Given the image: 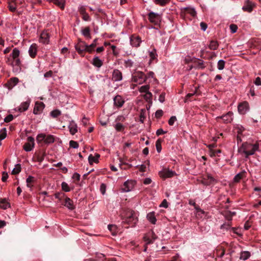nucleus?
Wrapping results in <instances>:
<instances>
[{
	"instance_id": "nucleus-25",
	"label": "nucleus",
	"mask_w": 261,
	"mask_h": 261,
	"mask_svg": "<svg viewBox=\"0 0 261 261\" xmlns=\"http://www.w3.org/2000/svg\"><path fill=\"white\" fill-rule=\"evenodd\" d=\"M92 64L98 68H100L102 65V61L97 56L95 57L92 62Z\"/></svg>"
},
{
	"instance_id": "nucleus-64",
	"label": "nucleus",
	"mask_w": 261,
	"mask_h": 261,
	"mask_svg": "<svg viewBox=\"0 0 261 261\" xmlns=\"http://www.w3.org/2000/svg\"><path fill=\"white\" fill-rule=\"evenodd\" d=\"M151 182V179L150 178H146L143 181L145 185H149Z\"/></svg>"
},
{
	"instance_id": "nucleus-2",
	"label": "nucleus",
	"mask_w": 261,
	"mask_h": 261,
	"mask_svg": "<svg viewBox=\"0 0 261 261\" xmlns=\"http://www.w3.org/2000/svg\"><path fill=\"white\" fill-rule=\"evenodd\" d=\"M55 141V137L54 135L44 133L38 134L36 137V141L40 145L44 143L45 144L48 145L53 143Z\"/></svg>"
},
{
	"instance_id": "nucleus-59",
	"label": "nucleus",
	"mask_w": 261,
	"mask_h": 261,
	"mask_svg": "<svg viewBox=\"0 0 261 261\" xmlns=\"http://www.w3.org/2000/svg\"><path fill=\"white\" fill-rule=\"evenodd\" d=\"M159 100L161 102H162V103H163V102H164V101H165V94H164V93H162V94L160 95V96H159Z\"/></svg>"
},
{
	"instance_id": "nucleus-17",
	"label": "nucleus",
	"mask_w": 261,
	"mask_h": 261,
	"mask_svg": "<svg viewBox=\"0 0 261 261\" xmlns=\"http://www.w3.org/2000/svg\"><path fill=\"white\" fill-rule=\"evenodd\" d=\"M37 49L38 45L36 44L33 43L32 45H31V46L29 47L28 52L31 58H34L36 57L37 55Z\"/></svg>"
},
{
	"instance_id": "nucleus-12",
	"label": "nucleus",
	"mask_w": 261,
	"mask_h": 261,
	"mask_svg": "<svg viewBox=\"0 0 261 261\" xmlns=\"http://www.w3.org/2000/svg\"><path fill=\"white\" fill-rule=\"evenodd\" d=\"M161 18V15L159 13L151 12L148 14V19L152 23H158L160 21Z\"/></svg>"
},
{
	"instance_id": "nucleus-47",
	"label": "nucleus",
	"mask_w": 261,
	"mask_h": 261,
	"mask_svg": "<svg viewBox=\"0 0 261 261\" xmlns=\"http://www.w3.org/2000/svg\"><path fill=\"white\" fill-rule=\"evenodd\" d=\"M125 66L126 67H131L133 65V62L129 59L124 61Z\"/></svg>"
},
{
	"instance_id": "nucleus-27",
	"label": "nucleus",
	"mask_w": 261,
	"mask_h": 261,
	"mask_svg": "<svg viewBox=\"0 0 261 261\" xmlns=\"http://www.w3.org/2000/svg\"><path fill=\"white\" fill-rule=\"evenodd\" d=\"M147 218L148 220L152 224H155L156 221V219L155 217L154 212L149 213L147 215Z\"/></svg>"
},
{
	"instance_id": "nucleus-21",
	"label": "nucleus",
	"mask_w": 261,
	"mask_h": 261,
	"mask_svg": "<svg viewBox=\"0 0 261 261\" xmlns=\"http://www.w3.org/2000/svg\"><path fill=\"white\" fill-rule=\"evenodd\" d=\"M216 182V179L211 175L208 174L206 176V178H204L203 184L206 185H210Z\"/></svg>"
},
{
	"instance_id": "nucleus-60",
	"label": "nucleus",
	"mask_w": 261,
	"mask_h": 261,
	"mask_svg": "<svg viewBox=\"0 0 261 261\" xmlns=\"http://www.w3.org/2000/svg\"><path fill=\"white\" fill-rule=\"evenodd\" d=\"M166 133V132L164 131L162 129H159L156 130V135L160 136L162 134H164Z\"/></svg>"
},
{
	"instance_id": "nucleus-5",
	"label": "nucleus",
	"mask_w": 261,
	"mask_h": 261,
	"mask_svg": "<svg viewBox=\"0 0 261 261\" xmlns=\"http://www.w3.org/2000/svg\"><path fill=\"white\" fill-rule=\"evenodd\" d=\"M159 174L162 178H170L175 176L176 172L169 168H164L161 171H159Z\"/></svg>"
},
{
	"instance_id": "nucleus-29",
	"label": "nucleus",
	"mask_w": 261,
	"mask_h": 261,
	"mask_svg": "<svg viewBox=\"0 0 261 261\" xmlns=\"http://www.w3.org/2000/svg\"><path fill=\"white\" fill-rule=\"evenodd\" d=\"M183 9L186 10L187 11V12L193 17H195L196 16L197 13L195 9L194 8L185 7Z\"/></svg>"
},
{
	"instance_id": "nucleus-54",
	"label": "nucleus",
	"mask_w": 261,
	"mask_h": 261,
	"mask_svg": "<svg viewBox=\"0 0 261 261\" xmlns=\"http://www.w3.org/2000/svg\"><path fill=\"white\" fill-rule=\"evenodd\" d=\"M163 114V112L162 110H158L156 111L155 113V116L156 118L161 117Z\"/></svg>"
},
{
	"instance_id": "nucleus-19",
	"label": "nucleus",
	"mask_w": 261,
	"mask_h": 261,
	"mask_svg": "<svg viewBox=\"0 0 261 261\" xmlns=\"http://www.w3.org/2000/svg\"><path fill=\"white\" fill-rule=\"evenodd\" d=\"M30 105V100H28L25 102H22L20 105L17 108L20 112L27 111Z\"/></svg>"
},
{
	"instance_id": "nucleus-38",
	"label": "nucleus",
	"mask_w": 261,
	"mask_h": 261,
	"mask_svg": "<svg viewBox=\"0 0 261 261\" xmlns=\"http://www.w3.org/2000/svg\"><path fill=\"white\" fill-rule=\"evenodd\" d=\"M82 34L85 37H89L90 35V29L89 28H85L82 30Z\"/></svg>"
},
{
	"instance_id": "nucleus-31",
	"label": "nucleus",
	"mask_w": 261,
	"mask_h": 261,
	"mask_svg": "<svg viewBox=\"0 0 261 261\" xmlns=\"http://www.w3.org/2000/svg\"><path fill=\"white\" fill-rule=\"evenodd\" d=\"M7 136V129L6 128H2L0 130V141L4 140Z\"/></svg>"
},
{
	"instance_id": "nucleus-48",
	"label": "nucleus",
	"mask_w": 261,
	"mask_h": 261,
	"mask_svg": "<svg viewBox=\"0 0 261 261\" xmlns=\"http://www.w3.org/2000/svg\"><path fill=\"white\" fill-rule=\"evenodd\" d=\"M229 28L232 33H234L237 31L238 27L236 24H232L230 25Z\"/></svg>"
},
{
	"instance_id": "nucleus-55",
	"label": "nucleus",
	"mask_w": 261,
	"mask_h": 261,
	"mask_svg": "<svg viewBox=\"0 0 261 261\" xmlns=\"http://www.w3.org/2000/svg\"><path fill=\"white\" fill-rule=\"evenodd\" d=\"M136 167H138L139 170L141 172H144L146 169V166L145 165H138L136 166Z\"/></svg>"
},
{
	"instance_id": "nucleus-24",
	"label": "nucleus",
	"mask_w": 261,
	"mask_h": 261,
	"mask_svg": "<svg viewBox=\"0 0 261 261\" xmlns=\"http://www.w3.org/2000/svg\"><path fill=\"white\" fill-rule=\"evenodd\" d=\"M99 157L100 155L98 154H96L94 156L92 154L89 155L88 157V161L90 164L92 165L93 163H98Z\"/></svg>"
},
{
	"instance_id": "nucleus-10",
	"label": "nucleus",
	"mask_w": 261,
	"mask_h": 261,
	"mask_svg": "<svg viewBox=\"0 0 261 261\" xmlns=\"http://www.w3.org/2000/svg\"><path fill=\"white\" fill-rule=\"evenodd\" d=\"M249 104L246 101H244L240 103L238 107V112L242 115L246 114L249 111Z\"/></svg>"
},
{
	"instance_id": "nucleus-23",
	"label": "nucleus",
	"mask_w": 261,
	"mask_h": 261,
	"mask_svg": "<svg viewBox=\"0 0 261 261\" xmlns=\"http://www.w3.org/2000/svg\"><path fill=\"white\" fill-rule=\"evenodd\" d=\"M65 206H66L69 210H73L74 206L72 200L69 197H66L65 199Z\"/></svg>"
},
{
	"instance_id": "nucleus-15",
	"label": "nucleus",
	"mask_w": 261,
	"mask_h": 261,
	"mask_svg": "<svg viewBox=\"0 0 261 261\" xmlns=\"http://www.w3.org/2000/svg\"><path fill=\"white\" fill-rule=\"evenodd\" d=\"M220 118L222 119L224 123H230L233 119V113L231 112H229L224 115L216 118L217 119Z\"/></svg>"
},
{
	"instance_id": "nucleus-6",
	"label": "nucleus",
	"mask_w": 261,
	"mask_h": 261,
	"mask_svg": "<svg viewBox=\"0 0 261 261\" xmlns=\"http://www.w3.org/2000/svg\"><path fill=\"white\" fill-rule=\"evenodd\" d=\"M20 50L17 47L14 48L11 54V56L14 60V63L15 65L19 66L21 64V61L19 58L20 55Z\"/></svg>"
},
{
	"instance_id": "nucleus-62",
	"label": "nucleus",
	"mask_w": 261,
	"mask_h": 261,
	"mask_svg": "<svg viewBox=\"0 0 261 261\" xmlns=\"http://www.w3.org/2000/svg\"><path fill=\"white\" fill-rule=\"evenodd\" d=\"M93 48H92V47H90V45H88V44L87 45V46H86V48L85 49V51H87V52H88V53H92V51L93 50Z\"/></svg>"
},
{
	"instance_id": "nucleus-36",
	"label": "nucleus",
	"mask_w": 261,
	"mask_h": 261,
	"mask_svg": "<svg viewBox=\"0 0 261 261\" xmlns=\"http://www.w3.org/2000/svg\"><path fill=\"white\" fill-rule=\"evenodd\" d=\"M225 62L223 60H220L218 62L217 68L219 70H222L224 69Z\"/></svg>"
},
{
	"instance_id": "nucleus-32",
	"label": "nucleus",
	"mask_w": 261,
	"mask_h": 261,
	"mask_svg": "<svg viewBox=\"0 0 261 261\" xmlns=\"http://www.w3.org/2000/svg\"><path fill=\"white\" fill-rule=\"evenodd\" d=\"M21 171V166L20 164H16L15 168L12 171V174H17Z\"/></svg>"
},
{
	"instance_id": "nucleus-61",
	"label": "nucleus",
	"mask_w": 261,
	"mask_h": 261,
	"mask_svg": "<svg viewBox=\"0 0 261 261\" xmlns=\"http://www.w3.org/2000/svg\"><path fill=\"white\" fill-rule=\"evenodd\" d=\"M200 25L201 30H202L203 31H205L206 30V29H207V25L206 23L202 22L200 23Z\"/></svg>"
},
{
	"instance_id": "nucleus-28",
	"label": "nucleus",
	"mask_w": 261,
	"mask_h": 261,
	"mask_svg": "<svg viewBox=\"0 0 261 261\" xmlns=\"http://www.w3.org/2000/svg\"><path fill=\"white\" fill-rule=\"evenodd\" d=\"M10 206V203L7 201L6 199H3L0 201V207L6 210Z\"/></svg>"
},
{
	"instance_id": "nucleus-44",
	"label": "nucleus",
	"mask_w": 261,
	"mask_h": 261,
	"mask_svg": "<svg viewBox=\"0 0 261 261\" xmlns=\"http://www.w3.org/2000/svg\"><path fill=\"white\" fill-rule=\"evenodd\" d=\"M69 145L70 147H72L73 148H77L79 147V144L77 142L74 141H70L69 142Z\"/></svg>"
},
{
	"instance_id": "nucleus-49",
	"label": "nucleus",
	"mask_w": 261,
	"mask_h": 261,
	"mask_svg": "<svg viewBox=\"0 0 261 261\" xmlns=\"http://www.w3.org/2000/svg\"><path fill=\"white\" fill-rule=\"evenodd\" d=\"M177 120L175 116H173L170 117L168 121V123L170 125H173L174 122Z\"/></svg>"
},
{
	"instance_id": "nucleus-30",
	"label": "nucleus",
	"mask_w": 261,
	"mask_h": 261,
	"mask_svg": "<svg viewBox=\"0 0 261 261\" xmlns=\"http://www.w3.org/2000/svg\"><path fill=\"white\" fill-rule=\"evenodd\" d=\"M252 4L251 2L248 1L247 4L244 6L242 7V9L244 11H247L248 12H251L252 11Z\"/></svg>"
},
{
	"instance_id": "nucleus-11",
	"label": "nucleus",
	"mask_w": 261,
	"mask_h": 261,
	"mask_svg": "<svg viewBox=\"0 0 261 261\" xmlns=\"http://www.w3.org/2000/svg\"><path fill=\"white\" fill-rule=\"evenodd\" d=\"M9 10L12 12H16L18 15L21 13V11H18L17 10V4L16 0H9L8 1Z\"/></svg>"
},
{
	"instance_id": "nucleus-18",
	"label": "nucleus",
	"mask_w": 261,
	"mask_h": 261,
	"mask_svg": "<svg viewBox=\"0 0 261 261\" xmlns=\"http://www.w3.org/2000/svg\"><path fill=\"white\" fill-rule=\"evenodd\" d=\"M130 42L132 46L138 47L141 42V38L138 36H132L130 38Z\"/></svg>"
},
{
	"instance_id": "nucleus-57",
	"label": "nucleus",
	"mask_w": 261,
	"mask_h": 261,
	"mask_svg": "<svg viewBox=\"0 0 261 261\" xmlns=\"http://www.w3.org/2000/svg\"><path fill=\"white\" fill-rule=\"evenodd\" d=\"M254 84L256 86H260L261 85V80L259 77H257L254 81Z\"/></svg>"
},
{
	"instance_id": "nucleus-43",
	"label": "nucleus",
	"mask_w": 261,
	"mask_h": 261,
	"mask_svg": "<svg viewBox=\"0 0 261 261\" xmlns=\"http://www.w3.org/2000/svg\"><path fill=\"white\" fill-rule=\"evenodd\" d=\"M115 128L117 131H122L124 129V125L120 123H117L116 124Z\"/></svg>"
},
{
	"instance_id": "nucleus-7",
	"label": "nucleus",
	"mask_w": 261,
	"mask_h": 261,
	"mask_svg": "<svg viewBox=\"0 0 261 261\" xmlns=\"http://www.w3.org/2000/svg\"><path fill=\"white\" fill-rule=\"evenodd\" d=\"M135 181L132 180H127L126 181L123 186L121 190L123 192H128L131 191L134 188L135 185Z\"/></svg>"
},
{
	"instance_id": "nucleus-42",
	"label": "nucleus",
	"mask_w": 261,
	"mask_h": 261,
	"mask_svg": "<svg viewBox=\"0 0 261 261\" xmlns=\"http://www.w3.org/2000/svg\"><path fill=\"white\" fill-rule=\"evenodd\" d=\"M34 177L32 176H29L27 180H26V182L27 183V186L28 187H29V188H31V183H32V182H33L34 181Z\"/></svg>"
},
{
	"instance_id": "nucleus-58",
	"label": "nucleus",
	"mask_w": 261,
	"mask_h": 261,
	"mask_svg": "<svg viewBox=\"0 0 261 261\" xmlns=\"http://www.w3.org/2000/svg\"><path fill=\"white\" fill-rule=\"evenodd\" d=\"M72 178L76 180H79L80 179V175L77 173H74L72 175Z\"/></svg>"
},
{
	"instance_id": "nucleus-34",
	"label": "nucleus",
	"mask_w": 261,
	"mask_h": 261,
	"mask_svg": "<svg viewBox=\"0 0 261 261\" xmlns=\"http://www.w3.org/2000/svg\"><path fill=\"white\" fill-rule=\"evenodd\" d=\"M149 85H144L142 86L139 88V91L141 93H146L149 91Z\"/></svg>"
},
{
	"instance_id": "nucleus-20",
	"label": "nucleus",
	"mask_w": 261,
	"mask_h": 261,
	"mask_svg": "<svg viewBox=\"0 0 261 261\" xmlns=\"http://www.w3.org/2000/svg\"><path fill=\"white\" fill-rule=\"evenodd\" d=\"M49 41L48 34L46 32H42L39 38V42L43 44H47Z\"/></svg>"
},
{
	"instance_id": "nucleus-35",
	"label": "nucleus",
	"mask_w": 261,
	"mask_h": 261,
	"mask_svg": "<svg viewBox=\"0 0 261 261\" xmlns=\"http://www.w3.org/2000/svg\"><path fill=\"white\" fill-rule=\"evenodd\" d=\"M62 189L66 192H68L70 191L68 184L65 181H63L61 184Z\"/></svg>"
},
{
	"instance_id": "nucleus-39",
	"label": "nucleus",
	"mask_w": 261,
	"mask_h": 261,
	"mask_svg": "<svg viewBox=\"0 0 261 261\" xmlns=\"http://www.w3.org/2000/svg\"><path fill=\"white\" fill-rule=\"evenodd\" d=\"M18 82V79L17 77H13L11 79L10 82H9V84L10 85L11 87L15 86Z\"/></svg>"
},
{
	"instance_id": "nucleus-45",
	"label": "nucleus",
	"mask_w": 261,
	"mask_h": 261,
	"mask_svg": "<svg viewBox=\"0 0 261 261\" xmlns=\"http://www.w3.org/2000/svg\"><path fill=\"white\" fill-rule=\"evenodd\" d=\"M144 240L146 242V244H150L152 243V241L151 240L150 236L148 235V233L147 235L144 237Z\"/></svg>"
},
{
	"instance_id": "nucleus-40",
	"label": "nucleus",
	"mask_w": 261,
	"mask_h": 261,
	"mask_svg": "<svg viewBox=\"0 0 261 261\" xmlns=\"http://www.w3.org/2000/svg\"><path fill=\"white\" fill-rule=\"evenodd\" d=\"M244 173H239L233 178V181L234 182H239L240 179L243 177Z\"/></svg>"
},
{
	"instance_id": "nucleus-33",
	"label": "nucleus",
	"mask_w": 261,
	"mask_h": 261,
	"mask_svg": "<svg viewBox=\"0 0 261 261\" xmlns=\"http://www.w3.org/2000/svg\"><path fill=\"white\" fill-rule=\"evenodd\" d=\"M218 44L216 41H211L209 44V48L212 50H215L218 48Z\"/></svg>"
},
{
	"instance_id": "nucleus-51",
	"label": "nucleus",
	"mask_w": 261,
	"mask_h": 261,
	"mask_svg": "<svg viewBox=\"0 0 261 261\" xmlns=\"http://www.w3.org/2000/svg\"><path fill=\"white\" fill-rule=\"evenodd\" d=\"M13 119V116L11 114L8 115L5 119L4 121L6 122H9Z\"/></svg>"
},
{
	"instance_id": "nucleus-41",
	"label": "nucleus",
	"mask_w": 261,
	"mask_h": 261,
	"mask_svg": "<svg viewBox=\"0 0 261 261\" xmlns=\"http://www.w3.org/2000/svg\"><path fill=\"white\" fill-rule=\"evenodd\" d=\"M143 96L146 101H150L151 100L152 94L151 92L148 91V92L145 93Z\"/></svg>"
},
{
	"instance_id": "nucleus-26",
	"label": "nucleus",
	"mask_w": 261,
	"mask_h": 261,
	"mask_svg": "<svg viewBox=\"0 0 261 261\" xmlns=\"http://www.w3.org/2000/svg\"><path fill=\"white\" fill-rule=\"evenodd\" d=\"M250 253L247 251H242L240 253V259L243 260H246L250 257Z\"/></svg>"
},
{
	"instance_id": "nucleus-50",
	"label": "nucleus",
	"mask_w": 261,
	"mask_h": 261,
	"mask_svg": "<svg viewBox=\"0 0 261 261\" xmlns=\"http://www.w3.org/2000/svg\"><path fill=\"white\" fill-rule=\"evenodd\" d=\"M148 235L149 236H150V239H151V240H152V242L154 241H155L156 239V238H157L156 236L155 235V234L153 231H151V232H149L148 233Z\"/></svg>"
},
{
	"instance_id": "nucleus-14",
	"label": "nucleus",
	"mask_w": 261,
	"mask_h": 261,
	"mask_svg": "<svg viewBox=\"0 0 261 261\" xmlns=\"http://www.w3.org/2000/svg\"><path fill=\"white\" fill-rule=\"evenodd\" d=\"M44 107L45 106L43 102L40 101L36 102L33 110L34 114L37 115L41 113V112L44 109Z\"/></svg>"
},
{
	"instance_id": "nucleus-63",
	"label": "nucleus",
	"mask_w": 261,
	"mask_h": 261,
	"mask_svg": "<svg viewBox=\"0 0 261 261\" xmlns=\"http://www.w3.org/2000/svg\"><path fill=\"white\" fill-rule=\"evenodd\" d=\"M83 19L85 20V21H89L90 20V16H89V15L87 13H85L83 15Z\"/></svg>"
},
{
	"instance_id": "nucleus-8",
	"label": "nucleus",
	"mask_w": 261,
	"mask_h": 261,
	"mask_svg": "<svg viewBox=\"0 0 261 261\" xmlns=\"http://www.w3.org/2000/svg\"><path fill=\"white\" fill-rule=\"evenodd\" d=\"M35 146L34 139L32 137L27 138V142L23 145V149L25 151L29 152L33 150Z\"/></svg>"
},
{
	"instance_id": "nucleus-22",
	"label": "nucleus",
	"mask_w": 261,
	"mask_h": 261,
	"mask_svg": "<svg viewBox=\"0 0 261 261\" xmlns=\"http://www.w3.org/2000/svg\"><path fill=\"white\" fill-rule=\"evenodd\" d=\"M123 103L124 101L123 100L122 97L120 96L117 95L114 97V103L116 106L121 107L123 106Z\"/></svg>"
},
{
	"instance_id": "nucleus-56",
	"label": "nucleus",
	"mask_w": 261,
	"mask_h": 261,
	"mask_svg": "<svg viewBox=\"0 0 261 261\" xmlns=\"http://www.w3.org/2000/svg\"><path fill=\"white\" fill-rule=\"evenodd\" d=\"M8 173L6 172H3V175H2V180L3 181H6L7 180V179H8Z\"/></svg>"
},
{
	"instance_id": "nucleus-1",
	"label": "nucleus",
	"mask_w": 261,
	"mask_h": 261,
	"mask_svg": "<svg viewBox=\"0 0 261 261\" xmlns=\"http://www.w3.org/2000/svg\"><path fill=\"white\" fill-rule=\"evenodd\" d=\"M258 149L259 144L258 143L253 144L245 143L242 144L241 146L239 148V152L241 154H244L245 156L247 158L249 155L254 154L255 151L258 150Z\"/></svg>"
},
{
	"instance_id": "nucleus-4",
	"label": "nucleus",
	"mask_w": 261,
	"mask_h": 261,
	"mask_svg": "<svg viewBox=\"0 0 261 261\" xmlns=\"http://www.w3.org/2000/svg\"><path fill=\"white\" fill-rule=\"evenodd\" d=\"M146 80V76L141 71H136L132 74V81L141 84Z\"/></svg>"
},
{
	"instance_id": "nucleus-52",
	"label": "nucleus",
	"mask_w": 261,
	"mask_h": 261,
	"mask_svg": "<svg viewBox=\"0 0 261 261\" xmlns=\"http://www.w3.org/2000/svg\"><path fill=\"white\" fill-rule=\"evenodd\" d=\"M64 196V194H62L60 193H57L55 194V197L56 199H58L59 201H61L62 199V197Z\"/></svg>"
},
{
	"instance_id": "nucleus-53",
	"label": "nucleus",
	"mask_w": 261,
	"mask_h": 261,
	"mask_svg": "<svg viewBox=\"0 0 261 261\" xmlns=\"http://www.w3.org/2000/svg\"><path fill=\"white\" fill-rule=\"evenodd\" d=\"M197 67L200 69H203L205 67L204 65L203 61L201 60H199L197 63Z\"/></svg>"
},
{
	"instance_id": "nucleus-37",
	"label": "nucleus",
	"mask_w": 261,
	"mask_h": 261,
	"mask_svg": "<svg viewBox=\"0 0 261 261\" xmlns=\"http://www.w3.org/2000/svg\"><path fill=\"white\" fill-rule=\"evenodd\" d=\"M61 114V112L59 110H54L50 112V115L53 118H56Z\"/></svg>"
},
{
	"instance_id": "nucleus-46",
	"label": "nucleus",
	"mask_w": 261,
	"mask_h": 261,
	"mask_svg": "<svg viewBox=\"0 0 261 261\" xmlns=\"http://www.w3.org/2000/svg\"><path fill=\"white\" fill-rule=\"evenodd\" d=\"M154 2L157 4L163 6L167 4L169 0H154Z\"/></svg>"
},
{
	"instance_id": "nucleus-3",
	"label": "nucleus",
	"mask_w": 261,
	"mask_h": 261,
	"mask_svg": "<svg viewBox=\"0 0 261 261\" xmlns=\"http://www.w3.org/2000/svg\"><path fill=\"white\" fill-rule=\"evenodd\" d=\"M122 217L123 222L128 223L132 226H135L138 221L133 211L127 212L125 215H122Z\"/></svg>"
},
{
	"instance_id": "nucleus-9",
	"label": "nucleus",
	"mask_w": 261,
	"mask_h": 261,
	"mask_svg": "<svg viewBox=\"0 0 261 261\" xmlns=\"http://www.w3.org/2000/svg\"><path fill=\"white\" fill-rule=\"evenodd\" d=\"M87 45L85 42L80 40L75 45V48L79 54L84 56L83 53L85 51Z\"/></svg>"
},
{
	"instance_id": "nucleus-16",
	"label": "nucleus",
	"mask_w": 261,
	"mask_h": 261,
	"mask_svg": "<svg viewBox=\"0 0 261 261\" xmlns=\"http://www.w3.org/2000/svg\"><path fill=\"white\" fill-rule=\"evenodd\" d=\"M68 127L71 135H74L77 132L78 127L76 123L74 121H70Z\"/></svg>"
},
{
	"instance_id": "nucleus-13",
	"label": "nucleus",
	"mask_w": 261,
	"mask_h": 261,
	"mask_svg": "<svg viewBox=\"0 0 261 261\" xmlns=\"http://www.w3.org/2000/svg\"><path fill=\"white\" fill-rule=\"evenodd\" d=\"M112 80L115 82H119L122 80V73L118 69H114L112 72Z\"/></svg>"
}]
</instances>
